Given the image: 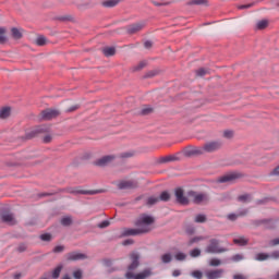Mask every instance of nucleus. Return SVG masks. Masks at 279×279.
I'll return each mask as SVG.
<instances>
[{
  "mask_svg": "<svg viewBox=\"0 0 279 279\" xmlns=\"http://www.w3.org/2000/svg\"><path fill=\"white\" fill-rule=\"evenodd\" d=\"M154 223V217L143 214L141 215L136 222V229L124 228L122 230L123 236H137V234H146L147 232H151V225Z\"/></svg>",
  "mask_w": 279,
  "mask_h": 279,
  "instance_id": "f257e3e1",
  "label": "nucleus"
},
{
  "mask_svg": "<svg viewBox=\"0 0 279 279\" xmlns=\"http://www.w3.org/2000/svg\"><path fill=\"white\" fill-rule=\"evenodd\" d=\"M131 258V265L129 266V271L125 274V278L126 279H145V278H149V276H151V271L149 270H144L137 275H134V269H136V267H138V258L140 256L137 255V253H132L130 255Z\"/></svg>",
  "mask_w": 279,
  "mask_h": 279,
  "instance_id": "f03ea898",
  "label": "nucleus"
},
{
  "mask_svg": "<svg viewBox=\"0 0 279 279\" xmlns=\"http://www.w3.org/2000/svg\"><path fill=\"white\" fill-rule=\"evenodd\" d=\"M220 243L217 238L210 239L204 250L205 254H223V252H228Z\"/></svg>",
  "mask_w": 279,
  "mask_h": 279,
  "instance_id": "7ed1b4c3",
  "label": "nucleus"
},
{
  "mask_svg": "<svg viewBox=\"0 0 279 279\" xmlns=\"http://www.w3.org/2000/svg\"><path fill=\"white\" fill-rule=\"evenodd\" d=\"M189 199L194 204H206L208 202V195L204 193H197L190 191L187 193Z\"/></svg>",
  "mask_w": 279,
  "mask_h": 279,
  "instance_id": "20e7f679",
  "label": "nucleus"
},
{
  "mask_svg": "<svg viewBox=\"0 0 279 279\" xmlns=\"http://www.w3.org/2000/svg\"><path fill=\"white\" fill-rule=\"evenodd\" d=\"M171 199V194L169 192L165 191L160 194L159 197L151 196L147 199L148 206H154V204H158V202H169Z\"/></svg>",
  "mask_w": 279,
  "mask_h": 279,
  "instance_id": "39448f33",
  "label": "nucleus"
},
{
  "mask_svg": "<svg viewBox=\"0 0 279 279\" xmlns=\"http://www.w3.org/2000/svg\"><path fill=\"white\" fill-rule=\"evenodd\" d=\"M56 117H60V111L58 109H46L41 111V119L45 121H51V119H56Z\"/></svg>",
  "mask_w": 279,
  "mask_h": 279,
  "instance_id": "423d86ee",
  "label": "nucleus"
},
{
  "mask_svg": "<svg viewBox=\"0 0 279 279\" xmlns=\"http://www.w3.org/2000/svg\"><path fill=\"white\" fill-rule=\"evenodd\" d=\"M174 195H175L178 204H182V206H187L190 199H189V197H186L184 195V190H182V187H178L174 191Z\"/></svg>",
  "mask_w": 279,
  "mask_h": 279,
  "instance_id": "0eeeda50",
  "label": "nucleus"
},
{
  "mask_svg": "<svg viewBox=\"0 0 279 279\" xmlns=\"http://www.w3.org/2000/svg\"><path fill=\"white\" fill-rule=\"evenodd\" d=\"M221 142L216 141V142H207L206 144H204V149L205 153L207 154H213V151H218V149H221Z\"/></svg>",
  "mask_w": 279,
  "mask_h": 279,
  "instance_id": "6e6552de",
  "label": "nucleus"
},
{
  "mask_svg": "<svg viewBox=\"0 0 279 279\" xmlns=\"http://www.w3.org/2000/svg\"><path fill=\"white\" fill-rule=\"evenodd\" d=\"M223 274H226V270L223 269H210L205 271V276L208 279H219V278H223Z\"/></svg>",
  "mask_w": 279,
  "mask_h": 279,
  "instance_id": "1a4fd4ad",
  "label": "nucleus"
},
{
  "mask_svg": "<svg viewBox=\"0 0 279 279\" xmlns=\"http://www.w3.org/2000/svg\"><path fill=\"white\" fill-rule=\"evenodd\" d=\"M70 193H72L73 195H97V193H99V191H93V190H82L80 187H75L70 190Z\"/></svg>",
  "mask_w": 279,
  "mask_h": 279,
  "instance_id": "9d476101",
  "label": "nucleus"
},
{
  "mask_svg": "<svg viewBox=\"0 0 279 279\" xmlns=\"http://www.w3.org/2000/svg\"><path fill=\"white\" fill-rule=\"evenodd\" d=\"M136 186H137V183L134 181H121L120 183H118V189H120L121 191L136 189Z\"/></svg>",
  "mask_w": 279,
  "mask_h": 279,
  "instance_id": "9b49d317",
  "label": "nucleus"
},
{
  "mask_svg": "<svg viewBox=\"0 0 279 279\" xmlns=\"http://www.w3.org/2000/svg\"><path fill=\"white\" fill-rule=\"evenodd\" d=\"M66 258L69 260H85V258H87V256L84 253L72 252L66 255Z\"/></svg>",
  "mask_w": 279,
  "mask_h": 279,
  "instance_id": "f8f14e48",
  "label": "nucleus"
},
{
  "mask_svg": "<svg viewBox=\"0 0 279 279\" xmlns=\"http://www.w3.org/2000/svg\"><path fill=\"white\" fill-rule=\"evenodd\" d=\"M1 219L4 223H9V226H14L16 223V219H14V215L11 213L2 214Z\"/></svg>",
  "mask_w": 279,
  "mask_h": 279,
  "instance_id": "ddd939ff",
  "label": "nucleus"
},
{
  "mask_svg": "<svg viewBox=\"0 0 279 279\" xmlns=\"http://www.w3.org/2000/svg\"><path fill=\"white\" fill-rule=\"evenodd\" d=\"M112 160H114L113 156H105L98 159L96 161V165L97 167H106V165H108L109 162H112Z\"/></svg>",
  "mask_w": 279,
  "mask_h": 279,
  "instance_id": "4468645a",
  "label": "nucleus"
},
{
  "mask_svg": "<svg viewBox=\"0 0 279 279\" xmlns=\"http://www.w3.org/2000/svg\"><path fill=\"white\" fill-rule=\"evenodd\" d=\"M145 27V24L143 23H136L128 26L129 34H136V32H141Z\"/></svg>",
  "mask_w": 279,
  "mask_h": 279,
  "instance_id": "2eb2a0df",
  "label": "nucleus"
},
{
  "mask_svg": "<svg viewBox=\"0 0 279 279\" xmlns=\"http://www.w3.org/2000/svg\"><path fill=\"white\" fill-rule=\"evenodd\" d=\"M121 3V0H105L101 2L104 8H114Z\"/></svg>",
  "mask_w": 279,
  "mask_h": 279,
  "instance_id": "dca6fc26",
  "label": "nucleus"
},
{
  "mask_svg": "<svg viewBox=\"0 0 279 279\" xmlns=\"http://www.w3.org/2000/svg\"><path fill=\"white\" fill-rule=\"evenodd\" d=\"M232 180H236V173H230L223 177H220L218 179V182L223 183V182H232Z\"/></svg>",
  "mask_w": 279,
  "mask_h": 279,
  "instance_id": "f3484780",
  "label": "nucleus"
},
{
  "mask_svg": "<svg viewBox=\"0 0 279 279\" xmlns=\"http://www.w3.org/2000/svg\"><path fill=\"white\" fill-rule=\"evenodd\" d=\"M245 215H247V209L240 211L238 214H229L228 219L230 221H236V219H239V217H245Z\"/></svg>",
  "mask_w": 279,
  "mask_h": 279,
  "instance_id": "a211bd4d",
  "label": "nucleus"
},
{
  "mask_svg": "<svg viewBox=\"0 0 279 279\" xmlns=\"http://www.w3.org/2000/svg\"><path fill=\"white\" fill-rule=\"evenodd\" d=\"M40 132H43V130L40 128L33 129V130L26 132V138H34V137L38 136V134H40Z\"/></svg>",
  "mask_w": 279,
  "mask_h": 279,
  "instance_id": "6ab92c4d",
  "label": "nucleus"
},
{
  "mask_svg": "<svg viewBox=\"0 0 279 279\" xmlns=\"http://www.w3.org/2000/svg\"><path fill=\"white\" fill-rule=\"evenodd\" d=\"M102 53L106 58H110V56H114V53H117V50L114 47H106L102 49Z\"/></svg>",
  "mask_w": 279,
  "mask_h": 279,
  "instance_id": "aec40b11",
  "label": "nucleus"
},
{
  "mask_svg": "<svg viewBox=\"0 0 279 279\" xmlns=\"http://www.w3.org/2000/svg\"><path fill=\"white\" fill-rule=\"evenodd\" d=\"M202 154H206L204 146L203 147H195L190 151V155L192 156H199Z\"/></svg>",
  "mask_w": 279,
  "mask_h": 279,
  "instance_id": "412c9836",
  "label": "nucleus"
},
{
  "mask_svg": "<svg viewBox=\"0 0 279 279\" xmlns=\"http://www.w3.org/2000/svg\"><path fill=\"white\" fill-rule=\"evenodd\" d=\"M269 258H270V255L267 253H258L255 255V260H259V262L269 260Z\"/></svg>",
  "mask_w": 279,
  "mask_h": 279,
  "instance_id": "4be33fe9",
  "label": "nucleus"
},
{
  "mask_svg": "<svg viewBox=\"0 0 279 279\" xmlns=\"http://www.w3.org/2000/svg\"><path fill=\"white\" fill-rule=\"evenodd\" d=\"M10 107H4L0 110V119H8L10 117Z\"/></svg>",
  "mask_w": 279,
  "mask_h": 279,
  "instance_id": "5701e85b",
  "label": "nucleus"
},
{
  "mask_svg": "<svg viewBox=\"0 0 279 279\" xmlns=\"http://www.w3.org/2000/svg\"><path fill=\"white\" fill-rule=\"evenodd\" d=\"M171 260H173V255H171V253H166L161 255V263L169 264L171 263Z\"/></svg>",
  "mask_w": 279,
  "mask_h": 279,
  "instance_id": "b1692460",
  "label": "nucleus"
},
{
  "mask_svg": "<svg viewBox=\"0 0 279 279\" xmlns=\"http://www.w3.org/2000/svg\"><path fill=\"white\" fill-rule=\"evenodd\" d=\"M11 34L15 40H20V38H23V33L19 28H12Z\"/></svg>",
  "mask_w": 279,
  "mask_h": 279,
  "instance_id": "393cba45",
  "label": "nucleus"
},
{
  "mask_svg": "<svg viewBox=\"0 0 279 279\" xmlns=\"http://www.w3.org/2000/svg\"><path fill=\"white\" fill-rule=\"evenodd\" d=\"M194 221H195V223H206V221H207L206 215H204V214L196 215L194 218Z\"/></svg>",
  "mask_w": 279,
  "mask_h": 279,
  "instance_id": "a878e982",
  "label": "nucleus"
},
{
  "mask_svg": "<svg viewBox=\"0 0 279 279\" xmlns=\"http://www.w3.org/2000/svg\"><path fill=\"white\" fill-rule=\"evenodd\" d=\"M208 73H210V71L206 68H201V69L196 70L197 77H204L205 75H208Z\"/></svg>",
  "mask_w": 279,
  "mask_h": 279,
  "instance_id": "bb28decb",
  "label": "nucleus"
},
{
  "mask_svg": "<svg viewBox=\"0 0 279 279\" xmlns=\"http://www.w3.org/2000/svg\"><path fill=\"white\" fill-rule=\"evenodd\" d=\"M189 5H208L207 0H191Z\"/></svg>",
  "mask_w": 279,
  "mask_h": 279,
  "instance_id": "cd10ccee",
  "label": "nucleus"
},
{
  "mask_svg": "<svg viewBox=\"0 0 279 279\" xmlns=\"http://www.w3.org/2000/svg\"><path fill=\"white\" fill-rule=\"evenodd\" d=\"M36 45H38V47H45V45H47V37L45 36L37 37Z\"/></svg>",
  "mask_w": 279,
  "mask_h": 279,
  "instance_id": "c85d7f7f",
  "label": "nucleus"
},
{
  "mask_svg": "<svg viewBox=\"0 0 279 279\" xmlns=\"http://www.w3.org/2000/svg\"><path fill=\"white\" fill-rule=\"evenodd\" d=\"M269 25V22L267 20H262L257 22L256 27L257 29H265Z\"/></svg>",
  "mask_w": 279,
  "mask_h": 279,
  "instance_id": "c756f323",
  "label": "nucleus"
},
{
  "mask_svg": "<svg viewBox=\"0 0 279 279\" xmlns=\"http://www.w3.org/2000/svg\"><path fill=\"white\" fill-rule=\"evenodd\" d=\"M8 41V37H5V28H0V45H3Z\"/></svg>",
  "mask_w": 279,
  "mask_h": 279,
  "instance_id": "7c9ffc66",
  "label": "nucleus"
},
{
  "mask_svg": "<svg viewBox=\"0 0 279 279\" xmlns=\"http://www.w3.org/2000/svg\"><path fill=\"white\" fill-rule=\"evenodd\" d=\"M62 272V266H58L57 268H54V270L52 271V278L53 279H58L60 278V274Z\"/></svg>",
  "mask_w": 279,
  "mask_h": 279,
  "instance_id": "2f4dec72",
  "label": "nucleus"
},
{
  "mask_svg": "<svg viewBox=\"0 0 279 279\" xmlns=\"http://www.w3.org/2000/svg\"><path fill=\"white\" fill-rule=\"evenodd\" d=\"M233 243H235V245H247V240H245V238H238L233 240Z\"/></svg>",
  "mask_w": 279,
  "mask_h": 279,
  "instance_id": "473e14b6",
  "label": "nucleus"
},
{
  "mask_svg": "<svg viewBox=\"0 0 279 279\" xmlns=\"http://www.w3.org/2000/svg\"><path fill=\"white\" fill-rule=\"evenodd\" d=\"M190 256L192 258H197V256H202V251L199 248H194L190 252Z\"/></svg>",
  "mask_w": 279,
  "mask_h": 279,
  "instance_id": "72a5a7b5",
  "label": "nucleus"
},
{
  "mask_svg": "<svg viewBox=\"0 0 279 279\" xmlns=\"http://www.w3.org/2000/svg\"><path fill=\"white\" fill-rule=\"evenodd\" d=\"M191 276L195 279H202L204 278V272H202L201 270H194L192 271Z\"/></svg>",
  "mask_w": 279,
  "mask_h": 279,
  "instance_id": "f704fd0d",
  "label": "nucleus"
},
{
  "mask_svg": "<svg viewBox=\"0 0 279 279\" xmlns=\"http://www.w3.org/2000/svg\"><path fill=\"white\" fill-rule=\"evenodd\" d=\"M219 265H221V259L211 258V259L209 260V266H210V267H219Z\"/></svg>",
  "mask_w": 279,
  "mask_h": 279,
  "instance_id": "c9c22d12",
  "label": "nucleus"
},
{
  "mask_svg": "<svg viewBox=\"0 0 279 279\" xmlns=\"http://www.w3.org/2000/svg\"><path fill=\"white\" fill-rule=\"evenodd\" d=\"M279 245V238H275L268 242V247H278Z\"/></svg>",
  "mask_w": 279,
  "mask_h": 279,
  "instance_id": "e433bc0d",
  "label": "nucleus"
},
{
  "mask_svg": "<svg viewBox=\"0 0 279 279\" xmlns=\"http://www.w3.org/2000/svg\"><path fill=\"white\" fill-rule=\"evenodd\" d=\"M151 112H154V109L150 107H144L141 110V114H143V116L151 114Z\"/></svg>",
  "mask_w": 279,
  "mask_h": 279,
  "instance_id": "4c0bfd02",
  "label": "nucleus"
},
{
  "mask_svg": "<svg viewBox=\"0 0 279 279\" xmlns=\"http://www.w3.org/2000/svg\"><path fill=\"white\" fill-rule=\"evenodd\" d=\"M61 223L62 226H71V223H73V220L71 219V217H64L61 219Z\"/></svg>",
  "mask_w": 279,
  "mask_h": 279,
  "instance_id": "58836bf2",
  "label": "nucleus"
},
{
  "mask_svg": "<svg viewBox=\"0 0 279 279\" xmlns=\"http://www.w3.org/2000/svg\"><path fill=\"white\" fill-rule=\"evenodd\" d=\"M222 136L225 138H232V136H234V132L230 131V130H226V131H223Z\"/></svg>",
  "mask_w": 279,
  "mask_h": 279,
  "instance_id": "ea45409f",
  "label": "nucleus"
},
{
  "mask_svg": "<svg viewBox=\"0 0 279 279\" xmlns=\"http://www.w3.org/2000/svg\"><path fill=\"white\" fill-rule=\"evenodd\" d=\"M206 238L205 236H196L190 240V245H193V243H199V241H204Z\"/></svg>",
  "mask_w": 279,
  "mask_h": 279,
  "instance_id": "a19ab883",
  "label": "nucleus"
},
{
  "mask_svg": "<svg viewBox=\"0 0 279 279\" xmlns=\"http://www.w3.org/2000/svg\"><path fill=\"white\" fill-rule=\"evenodd\" d=\"M174 258L177 260H186V254H184V253H177Z\"/></svg>",
  "mask_w": 279,
  "mask_h": 279,
  "instance_id": "79ce46f5",
  "label": "nucleus"
},
{
  "mask_svg": "<svg viewBox=\"0 0 279 279\" xmlns=\"http://www.w3.org/2000/svg\"><path fill=\"white\" fill-rule=\"evenodd\" d=\"M146 66H147V61H142L136 65L135 71H141L142 69H145Z\"/></svg>",
  "mask_w": 279,
  "mask_h": 279,
  "instance_id": "37998d69",
  "label": "nucleus"
},
{
  "mask_svg": "<svg viewBox=\"0 0 279 279\" xmlns=\"http://www.w3.org/2000/svg\"><path fill=\"white\" fill-rule=\"evenodd\" d=\"M153 5H156L157 8H160L162 5H170L171 2H157L155 0H151Z\"/></svg>",
  "mask_w": 279,
  "mask_h": 279,
  "instance_id": "c03bdc74",
  "label": "nucleus"
},
{
  "mask_svg": "<svg viewBox=\"0 0 279 279\" xmlns=\"http://www.w3.org/2000/svg\"><path fill=\"white\" fill-rule=\"evenodd\" d=\"M73 278H75V279H82V278H83V272H82V270H81V269L75 270V271L73 272Z\"/></svg>",
  "mask_w": 279,
  "mask_h": 279,
  "instance_id": "a18cd8bd",
  "label": "nucleus"
},
{
  "mask_svg": "<svg viewBox=\"0 0 279 279\" xmlns=\"http://www.w3.org/2000/svg\"><path fill=\"white\" fill-rule=\"evenodd\" d=\"M239 202H250L251 197L248 194H244L238 197Z\"/></svg>",
  "mask_w": 279,
  "mask_h": 279,
  "instance_id": "49530a36",
  "label": "nucleus"
},
{
  "mask_svg": "<svg viewBox=\"0 0 279 279\" xmlns=\"http://www.w3.org/2000/svg\"><path fill=\"white\" fill-rule=\"evenodd\" d=\"M41 241H51V234L50 233H44L40 235Z\"/></svg>",
  "mask_w": 279,
  "mask_h": 279,
  "instance_id": "de8ad7c7",
  "label": "nucleus"
},
{
  "mask_svg": "<svg viewBox=\"0 0 279 279\" xmlns=\"http://www.w3.org/2000/svg\"><path fill=\"white\" fill-rule=\"evenodd\" d=\"M53 252H54L56 254H60V252H64V246H62V245L56 246V247L53 248Z\"/></svg>",
  "mask_w": 279,
  "mask_h": 279,
  "instance_id": "09e8293b",
  "label": "nucleus"
},
{
  "mask_svg": "<svg viewBox=\"0 0 279 279\" xmlns=\"http://www.w3.org/2000/svg\"><path fill=\"white\" fill-rule=\"evenodd\" d=\"M110 226V221L105 220L98 225V228H108Z\"/></svg>",
  "mask_w": 279,
  "mask_h": 279,
  "instance_id": "8fccbe9b",
  "label": "nucleus"
},
{
  "mask_svg": "<svg viewBox=\"0 0 279 279\" xmlns=\"http://www.w3.org/2000/svg\"><path fill=\"white\" fill-rule=\"evenodd\" d=\"M158 73V71L156 70H153V71H149L147 74H146V77H156V74Z\"/></svg>",
  "mask_w": 279,
  "mask_h": 279,
  "instance_id": "3c124183",
  "label": "nucleus"
},
{
  "mask_svg": "<svg viewBox=\"0 0 279 279\" xmlns=\"http://www.w3.org/2000/svg\"><path fill=\"white\" fill-rule=\"evenodd\" d=\"M269 256H270V258L278 259L279 258V251H274Z\"/></svg>",
  "mask_w": 279,
  "mask_h": 279,
  "instance_id": "603ef678",
  "label": "nucleus"
},
{
  "mask_svg": "<svg viewBox=\"0 0 279 279\" xmlns=\"http://www.w3.org/2000/svg\"><path fill=\"white\" fill-rule=\"evenodd\" d=\"M232 260H234L235 263H239V260H243V256H241V255H234V256L232 257Z\"/></svg>",
  "mask_w": 279,
  "mask_h": 279,
  "instance_id": "864d4df0",
  "label": "nucleus"
},
{
  "mask_svg": "<svg viewBox=\"0 0 279 279\" xmlns=\"http://www.w3.org/2000/svg\"><path fill=\"white\" fill-rule=\"evenodd\" d=\"M153 45H154V44H151V41H145V43H144L145 49H151Z\"/></svg>",
  "mask_w": 279,
  "mask_h": 279,
  "instance_id": "5fc2aeb1",
  "label": "nucleus"
},
{
  "mask_svg": "<svg viewBox=\"0 0 279 279\" xmlns=\"http://www.w3.org/2000/svg\"><path fill=\"white\" fill-rule=\"evenodd\" d=\"M44 143H51V135H46L44 137Z\"/></svg>",
  "mask_w": 279,
  "mask_h": 279,
  "instance_id": "6e6d98bb",
  "label": "nucleus"
},
{
  "mask_svg": "<svg viewBox=\"0 0 279 279\" xmlns=\"http://www.w3.org/2000/svg\"><path fill=\"white\" fill-rule=\"evenodd\" d=\"M181 271L180 270H173V272H172V276L174 277V278H178V276H181Z\"/></svg>",
  "mask_w": 279,
  "mask_h": 279,
  "instance_id": "4d7b16f0",
  "label": "nucleus"
},
{
  "mask_svg": "<svg viewBox=\"0 0 279 279\" xmlns=\"http://www.w3.org/2000/svg\"><path fill=\"white\" fill-rule=\"evenodd\" d=\"M132 243H134V241L132 240H125L122 245H132Z\"/></svg>",
  "mask_w": 279,
  "mask_h": 279,
  "instance_id": "13d9d810",
  "label": "nucleus"
},
{
  "mask_svg": "<svg viewBox=\"0 0 279 279\" xmlns=\"http://www.w3.org/2000/svg\"><path fill=\"white\" fill-rule=\"evenodd\" d=\"M233 279H245V276H243V275H234Z\"/></svg>",
  "mask_w": 279,
  "mask_h": 279,
  "instance_id": "bf43d9fd",
  "label": "nucleus"
},
{
  "mask_svg": "<svg viewBox=\"0 0 279 279\" xmlns=\"http://www.w3.org/2000/svg\"><path fill=\"white\" fill-rule=\"evenodd\" d=\"M247 8H252V4H244L240 7V10H245Z\"/></svg>",
  "mask_w": 279,
  "mask_h": 279,
  "instance_id": "052dcab7",
  "label": "nucleus"
},
{
  "mask_svg": "<svg viewBox=\"0 0 279 279\" xmlns=\"http://www.w3.org/2000/svg\"><path fill=\"white\" fill-rule=\"evenodd\" d=\"M272 175H279V166L272 171Z\"/></svg>",
  "mask_w": 279,
  "mask_h": 279,
  "instance_id": "680f3d73",
  "label": "nucleus"
},
{
  "mask_svg": "<svg viewBox=\"0 0 279 279\" xmlns=\"http://www.w3.org/2000/svg\"><path fill=\"white\" fill-rule=\"evenodd\" d=\"M173 160V157H166L163 158V162H171Z\"/></svg>",
  "mask_w": 279,
  "mask_h": 279,
  "instance_id": "e2e57ef3",
  "label": "nucleus"
},
{
  "mask_svg": "<svg viewBox=\"0 0 279 279\" xmlns=\"http://www.w3.org/2000/svg\"><path fill=\"white\" fill-rule=\"evenodd\" d=\"M130 157H132V154H130V153H125V154L123 155V158H130Z\"/></svg>",
  "mask_w": 279,
  "mask_h": 279,
  "instance_id": "0e129e2a",
  "label": "nucleus"
},
{
  "mask_svg": "<svg viewBox=\"0 0 279 279\" xmlns=\"http://www.w3.org/2000/svg\"><path fill=\"white\" fill-rule=\"evenodd\" d=\"M74 110H77V106L70 108L69 112H73Z\"/></svg>",
  "mask_w": 279,
  "mask_h": 279,
  "instance_id": "69168bd1",
  "label": "nucleus"
},
{
  "mask_svg": "<svg viewBox=\"0 0 279 279\" xmlns=\"http://www.w3.org/2000/svg\"><path fill=\"white\" fill-rule=\"evenodd\" d=\"M14 279H21V274L14 275Z\"/></svg>",
  "mask_w": 279,
  "mask_h": 279,
  "instance_id": "338daca9",
  "label": "nucleus"
},
{
  "mask_svg": "<svg viewBox=\"0 0 279 279\" xmlns=\"http://www.w3.org/2000/svg\"><path fill=\"white\" fill-rule=\"evenodd\" d=\"M62 279H71V277H69V276H64Z\"/></svg>",
  "mask_w": 279,
  "mask_h": 279,
  "instance_id": "774afa93",
  "label": "nucleus"
}]
</instances>
